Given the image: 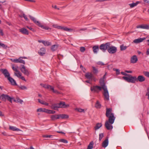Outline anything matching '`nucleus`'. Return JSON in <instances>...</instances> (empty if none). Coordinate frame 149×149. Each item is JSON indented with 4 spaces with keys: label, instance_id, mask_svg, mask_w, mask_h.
<instances>
[{
    "label": "nucleus",
    "instance_id": "1",
    "mask_svg": "<svg viewBox=\"0 0 149 149\" xmlns=\"http://www.w3.org/2000/svg\"><path fill=\"white\" fill-rule=\"evenodd\" d=\"M99 83L100 86H96L91 87V91L98 93V91H101L102 89L104 90L103 95L104 96V99L107 101L109 100V96L107 86L105 84L104 80L103 78H101L100 80Z\"/></svg>",
    "mask_w": 149,
    "mask_h": 149
},
{
    "label": "nucleus",
    "instance_id": "2",
    "mask_svg": "<svg viewBox=\"0 0 149 149\" xmlns=\"http://www.w3.org/2000/svg\"><path fill=\"white\" fill-rule=\"evenodd\" d=\"M112 108H106V116L108 118V120L106 121L105 126L108 130H111L113 129V127L111 125L114 123L115 119L114 114L112 113Z\"/></svg>",
    "mask_w": 149,
    "mask_h": 149
},
{
    "label": "nucleus",
    "instance_id": "3",
    "mask_svg": "<svg viewBox=\"0 0 149 149\" xmlns=\"http://www.w3.org/2000/svg\"><path fill=\"white\" fill-rule=\"evenodd\" d=\"M128 77L123 76V79L129 83H135L136 81V77L132 76L131 74Z\"/></svg>",
    "mask_w": 149,
    "mask_h": 149
},
{
    "label": "nucleus",
    "instance_id": "4",
    "mask_svg": "<svg viewBox=\"0 0 149 149\" xmlns=\"http://www.w3.org/2000/svg\"><path fill=\"white\" fill-rule=\"evenodd\" d=\"M110 45V43L109 42H107L105 44H102L100 45L99 48L103 52H104L106 50H107L108 48Z\"/></svg>",
    "mask_w": 149,
    "mask_h": 149
},
{
    "label": "nucleus",
    "instance_id": "5",
    "mask_svg": "<svg viewBox=\"0 0 149 149\" xmlns=\"http://www.w3.org/2000/svg\"><path fill=\"white\" fill-rule=\"evenodd\" d=\"M21 67L19 69L21 72L23 73L24 75L29 76V72L28 70L26 69L25 66L24 65H21Z\"/></svg>",
    "mask_w": 149,
    "mask_h": 149
},
{
    "label": "nucleus",
    "instance_id": "6",
    "mask_svg": "<svg viewBox=\"0 0 149 149\" xmlns=\"http://www.w3.org/2000/svg\"><path fill=\"white\" fill-rule=\"evenodd\" d=\"M117 50V48L113 46H110L107 49V51L110 54H114L116 52Z\"/></svg>",
    "mask_w": 149,
    "mask_h": 149
},
{
    "label": "nucleus",
    "instance_id": "7",
    "mask_svg": "<svg viewBox=\"0 0 149 149\" xmlns=\"http://www.w3.org/2000/svg\"><path fill=\"white\" fill-rule=\"evenodd\" d=\"M0 71L4 74L5 77L7 78L9 81V73L6 69H1Z\"/></svg>",
    "mask_w": 149,
    "mask_h": 149
},
{
    "label": "nucleus",
    "instance_id": "8",
    "mask_svg": "<svg viewBox=\"0 0 149 149\" xmlns=\"http://www.w3.org/2000/svg\"><path fill=\"white\" fill-rule=\"evenodd\" d=\"M0 99L4 101H6V100L9 101V96L7 95L2 94L1 95Z\"/></svg>",
    "mask_w": 149,
    "mask_h": 149
},
{
    "label": "nucleus",
    "instance_id": "9",
    "mask_svg": "<svg viewBox=\"0 0 149 149\" xmlns=\"http://www.w3.org/2000/svg\"><path fill=\"white\" fill-rule=\"evenodd\" d=\"M85 77L86 78L92 80L95 79L93 74L91 73H86L85 75Z\"/></svg>",
    "mask_w": 149,
    "mask_h": 149
},
{
    "label": "nucleus",
    "instance_id": "10",
    "mask_svg": "<svg viewBox=\"0 0 149 149\" xmlns=\"http://www.w3.org/2000/svg\"><path fill=\"white\" fill-rule=\"evenodd\" d=\"M145 77L142 75H139L137 78L136 77V81H138L140 82H142L145 80Z\"/></svg>",
    "mask_w": 149,
    "mask_h": 149
},
{
    "label": "nucleus",
    "instance_id": "11",
    "mask_svg": "<svg viewBox=\"0 0 149 149\" xmlns=\"http://www.w3.org/2000/svg\"><path fill=\"white\" fill-rule=\"evenodd\" d=\"M136 28L137 29L141 28L143 29H149V25L147 24L139 25L136 26Z\"/></svg>",
    "mask_w": 149,
    "mask_h": 149
},
{
    "label": "nucleus",
    "instance_id": "12",
    "mask_svg": "<svg viewBox=\"0 0 149 149\" xmlns=\"http://www.w3.org/2000/svg\"><path fill=\"white\" fill-rule=\"evenodd\" d=\"M138 61V58L136 55L132 56L130 59V62L132 63H136Z\"/></svg>",
    "mask_w": 149,
    "mask_h": 149
},
{
    "label": "nucleus",
    "instance_id": "13",
    "mask_svg": "<svg viewBox=\"0 0 149 149\" xmlns=\"http://www.w3.org/2000/svg\"><path fill=\"white\" fill-rule=\"evenodd\" d=\"M29 17H30V19L31 20H32L38 26L40 24V23L39 21H37L36 19L35 18L32 16L30 15H29Z\"/></svg>",
    "mask_w": 149,
    "mask_h": 149
},
{
    "label": "nucleus",
    "instance_id": "14",
    "mask_svg": "<svg viewBox=\"0 0 149 149\" xmlns=\"http://www.w3.org/2000/svg\"><path fill=\"white\" fill-rule=\"evenodd\" d=\"M46 49L43 47L41 48L38 52L39 54L41 56H43L45 54Z\"/></svg>",
    "mask_w": 149,
    "mask_h": 149
},
{
    "label": "nucleus",
    "instance_id": "15",
    "mask_svg": "<svg viewBox=\"0 0 149 149\" xmlns=\"http://www.w3.org/2000/svg\"><path fill=\"white\" fill-rule=\"evenodd\" d=\"M145 39V38H139L134 40L133 42L137 44L143 42Z\"/></svg>",
    "mask_w": 149,
    "mask_h": 149
},
{
    "label": "nucleus",
    "instance_id": "16",
    "mask_svg": "<svg viewBox=\"0 0 149 149\" xmlns=\"http://www.w3.org/2000/svg\"><path fill=\"white\" fill-rule=\"evenodd\" d=\"M19 31L22 34L25 35H28V31L25 28H22L19 29Z\"/></svg>",
    "mask_w": 149,
    "mask_h": 149
},
{
    "label": "nucleus",
    "instance_id": "17",
    "mask_svg": "<svg viewBox=\"0 0 149 149\" xmlns=\"http://www.w3.org/2000/svg\"><path fill=\"white\" fill-rule=\"evenodd\" d=\"M108 139L107 138L103 142L102 144V146L104 148H106L108 144Z\"/></svg>",
    "mask_w": 149,
    "mask_h": 149
},
{
    "label": "nucleus",
    "instance_id": "18",
    "mask_svg": "<svg viewBox=\"0 0 149 149\" xmlns=\"http://www.w3.org/2000/svg\"><path fill=\"white\" fill-rule=\"evenodd\" d=\"M61 104L60 107L61 108H66L68 107L69 106V104H66L65 102H60Z\"/></svg>",
    "mask_w": 149,
    "mask_h": 149
},
{
    "label": "nucleus",
    "instance_id": "19",
    "mask_svg": "<svg viewBox=\"0 0 149 149\" xmlns=\"http://www.w3.org/2000/svg\"><path fill=\"white\" fill-rule=\"evenodd\" d=\"M21 57L19 58L18 59H17L16 60H15V62H16V63H22L23 64H25V61L23 60Z\"/></svg>",
    "mask_w": 149,
    "mask_h": 149
},
{
    "label": "nucleus",
    "instance_id": "20",
    "mask_svg": "<svg viewBox=\"0 0 149 149\" xmlns=\"http://www.w3.org/2000/svg\"><path fill=\"white\" fill-rule=\"evenodd\" d=\"M10 82L13 86H17V84L15 80L10 77Z\"/></svg>",
    "mask_w": 149,
    "mask_h": 149
},
{
    "label": "nucleus",
    "instance_id": "21",
    "mask_svg": "<svg viewBox=\"0 0 149 149\" xmlns=\"http://www.w3.org/2000/svg\"><path fill=\"white\" fill-rule=\"evenodd\" d=\"M10 130H11L13 131H22V130L20 129L12 126H10Z\"/></svg>",
    "mask_w": 149,
    "mask_h": 149
},
{
    "label": "nucleus",
    "instance_id": "22",
    "mask_svg": "<svg viewBox=\"0 0 149 149\" xmlns=\"http://www.w3.org/2000/svg\"><path fill=\"white\" fill-rule=\"evenodd\" d=\"M51 118L52 120H54L56 119H59L60 117H59V115H52L51 116Z\"/></svg>",
    "mask_w": 149,
    "mask_h": 149
},
{
    "label": "nucleus",
    "instance_id": "23",
    "mask_svg": "<svg viewBox=\"0 0 149 149\" xmlns=\"http://www.w3.org/2000/svg\"><path fill=\"white\" fill-rule=\"evenodd\" d=\"M93 52L94 53H97L99 49L98 46H95L93 47Z\"/></svg>",
    "mask_w": 149,
    "mask_h": 149
},
{
    "label": "nucleus",
    "instance_id": "24",
    "mask_svg": "<svg viewBox=\"0 0 149 149\" xmlns=\"http://www.w3.org/2000/svg\"><path fill=\"white\" fill-rule=\"evenodd\" d=\"M140 3V2L139 1H136V3H132L129 4V5L130 6V8H133Z\"/></svg>",
    "mask_w": 149,
    "mask_h": 149
},
{
    "label": "nucleus",
    "instance_id": "25",
    "mask_svg": "<svg viewBox=\"0 0 149 149\" xmlns=\"http://www.w3.org/2000/svg\"><path fill=\"white\" fill-rule=\"evenodd\" d=\"M58 46L57 45H54L52 46L51 49L53 52H54L58 48Z\"/></svg>",
    "mask_w": 149,
    "mask_h": 149
},
{
    "label": "nucleus",
    "instance_id": "26",
    "mask_svg": "<svg viewBox=\"0 0 149 149\" xmlns=\"http://www.w3.org/2000/svg\"><path fill=\"white\" fill-rule=\"evenodd\" d=\"M44 87L46 88H47L49 90H51L52 91H53V90H54V88L53 86H52L47 85H45Z\"/></svg>",
    "mask_w": 149,
    "mask_h": 149
},
{
    "label": "nucleus",
    "instance_id": "27",
    "mask_svg": "<svg viewBox=\"0 0 149 149\" xmlns=\"http://www.w3.org/2000/svg\"><path fill=\"white\" fill-rule=\"evenodd\" d=\"M60 118H61L62 119L63 118H67L69 117L68 115L66 114H60L59 115Z\"/></svg>",
    "mask_w": 149,
    "mask_h": 149
},
{
    "label": "nucleus",
    "instance_id": "28",
    "mask_svg": "<svg viewBox=\"0 0 149 149\" xmlns=\"http://www.w3.org/2000/svg\"><path fill=\"white\" fill-rule=\"evenodd\" d=\"M102 126V124L101 123H97L96 126L95 127V130H97V129L100 128Z\"/></svg>",
    "mask_w": 149,
    "mask_h": 149
},
{
    "label": "nucleus",
    "instance_id": "29",
    "mask_svg": "<svg viewBox=\"0 0 149 149\" xmlns=\"http://www.w3.org/2000/svg\"><path fill=\"white\" fill-rule=\"evenodd\" d=\"M15 75L17 77L19 78L22 76V74L18 70L17 72H15Z\"/></svg>",
    "mask_w": 149,
    "mask_h": 149
},
{
    "label": "nucleus",
    "instance_id": "30",
    "mask_svg": "<svg viewBox=\"0 0 149 149\" xmlns=\"http://www.w3.org/2000/svg\"><path fill=\"white\" fill-rule=\"evenodd\" d=\"M127 47V46H125L123 44L122 45L120 46V50L121 51L125 50L126 49Z\"/></svg>",
    "mask_w": 149,
    "mask_h": 149
},
{
    "label": "nucleus",
    "instance_id": "31",
    "mask_svg": "<svg viewBox=\"0 0 149 149\" xmlns=\"http://www.w3.org/2000/svg\"><path fill=\"white\" fill-rule=\"evenodd\" d=\"M93 144L94 143L93 141H91L88 146L87 149H92L93 148Z\"/></svg>",
    "mask_w": 149,
    "mask_h": 149
},
{
    "label": "nucleus",
    "instance_id": "32",
    "mask_svg": "<svg viewBox=\"0 0 149 149\" xmlns=\"http://www.w3.org/2000/svg\"><path fill=\"white\" fill-rule=\"evenodd\" d=\"M62 30L69 32H72L73 31V29L70 28H68L67 27H63Z\"/></svg>",
    "mask_w": 149,
    "mask_h": 149
},
{
    "label": "nucleus",
    "instance_id": "33",
    "mask_svg": "<svg viewBox=\"0 0 149 149\" xmlns=\"http://www.w3.org/2000/svg\"><path fill=\"white\" fill-rule=\"evenodd\" d=\"M21 12L22 13V15H19V16L21 17H24L26 20L28 21V19L27 18V16L23 13L22 11H21Z\"/></svg>",
    "mask_w": 149,
    "mask_h": 149
},
{
    "label": "nucleus",
    "instance_id": "34",
    "mask_svg": "<svg viewBox=\"0 0 149 149\" xmlns=\"http://www.w3.org/2000/svg\"><path fill=\"white\" fill-rule=\"evenodd\" d=\"M95 107L97 109L100 108L101 107V104L98 101H97L95 106Z\"/></svg>",
    "mask_w": 149,
    "mask_h": 149
},
{
    "label": "nucleus",
    "instance_id": "35",
    "mask_svg": "<svg viewBox=\"0 0 149 149\" xmlns=\"http://www.w3.org/2000/svg\"><path fill=\"white\" fill-rule=\"evenodd\" d=\"M38 26L45 30H48L49 29L48 27L42 25L41 23H40V24Z\"/></svg>",
    "mask_w": 149,
    "mask_h": 149
},
{
    "label": "nucleus",
    "instance_id": "36",
    "mask_svg": "<svg viewBox=\"0 0 149 149\" xmlns=\"http://www.w3.org/2000/svg\"><path fill=\"white\" fill-rule=\"evenodd\" d=\"M12 67L13 70L15 72H17L18 71V67L17 66H15L14 65H12Z\"/></svg>",
    "mask_w": 149,
    "mask_h": 149
},
{
    "label": "nucleus",
    "instance_id": "37",
    "mask_svg": "<svg viewBox=\"0 0 149 149\" xmlns=\"http://www.w3.org/2000/svg\"><path fill=\"white\" fill-rule=\"evenodd\" d=\"M43 44L45 46H49L51 44V42L44 40L43 41Z\"/></svg>",
    "mask_w": 149,
    "mask_h": 149
},
{
    "label": "nucleus",
    "instance_id": "38",
    "mask_svg": "<svg viewBox=\"0 0 149 149\" xmlns=\"http://www.w3.org/2000/svg\"><path fill=\"white\" fill-rule=\"evenodd\" d=\"M92 68L93 69V72L94 74H97L98 72V70L95 67L92 66Z\"/></svg>",
    "mask_w": 149,
    "mask_h": 149
},
{
    "label": "nucleus",
    "instance_id": "39",
    "mask_svg": "<svg viewBox=\"0 0 149 149\" xmlns=\"http://www.w3.org/2000/svg\"><path fill=\"white\" fill-rule=\"evenodd\" d=\"M7 47L6 45H5L4 44L0 42V47H2L3 49H6Z\"/></svg>",
    "mask_w": 149,
    "mask_h": 149
},
{
    "label": "nucleus",
    "instance_id": "40",
    "mask_svg": "<svg viewBox=\"0 0 149 149\" xmlns=\"http://www.w3.org/2000/svg\"><path fill=\"white\" fill-rule=\"evenodd\" d=\"M23 102V101L22 100L20 99L19 98H17L16 99V101L15 102H19L20 104H22Z\"/></svg>",
    "mask_w": 149,
    "mask_h": 149
},
{
    "label": "nucleus",
    "instance_id": "41",
    "mask_svg": "<svg viewBox=\"0 0 149 149\" xmlns=\"http://www.w3.org/2000/svg\"><path fill=\"white\" fill-rule=\"evenodd\" d=\"M75 110L80 112H84V109L81 108H77L75 109Z\"/></svg>",
    "mask_w": 149,
    "mask_h": 149
},
{
    "label": "nucleus",
    "instance_id": "42",
    "mask_svg": "<svg viewBox=\"0 0 149 149\" xmlns=\"http://www.w3.org/2000/svg\"><path fill=\"white\" fill-rule=\"evenodd\" d=\"M59 141L64 143H67L68 142V141L67 140L64 139H59Z\"/></svg>",
    "mask_w": 149,
    "mask_h": 149
},
{
    "label": "nucleus",
    "instance_id": "43",
    "mask_svg": "<svg viewBox=\"0 0 149 149\" xmlns=\"http://www.w3.org/2000/svg\"><path fill=\"white\" fill-rule=\"evenodd\" d=\"M143 73L145 76L149 78V72L144 71L143 72Z\"/></svg>",
    "mask_w": 149,
    "mask_h": 149
},
{
    "label": "nucleus",
    "instance_id": "44",
    "mask_svg": "<svg viewBox=\"0 0 149 149\" xmlns=\"http://www.w3.org/2000/svg\"><path fill=\"white\" fill-rule=\"evenodd\" d=\"M51 108L52 109L55 110H57L58 108V107L54 104L52 105Z\"/></svg>",
    "mask_w": 149,
    "mask_h": 149
},
{
    "label": "nucleus",
    "instance_id": "45",
    "mask_svg": "<svg viewBox=\"0 0 149 149\" xmlns=\"http://www.w3.org/2000/svg\"><path fill=\"white\" fill-rule=\"evenodd\" d=\"M104 137V134L103 133H101L99 134V140L100 141H101Z\"/></svg>",
    "mask_w": 149,
    "mask_h": 149
},
{
    "label": "nucleus",
    "instance_id": "46",
    "mask_svg": "<svg viewBox=\"0 0 149 149\" xmlns=\"http://www.w3.org/2000/svg\"><path fill=\"white\" fill-rule=\"evenodd\" d=\"M16 101V99H14V98L10 97V102H15Z\"/></svg>",
    "mask_w": 149,
    "mask_h": 149
},
{
    "label": "nucleus",
    "instance_id": "47",
    "mask_svg": "<svg viewBox=\"0 0 149 149\" xmlns=\"http://www.w3.org/2000/svg\"><path fill=\"white\" fill-rule=\"evenodd\" d=\"M22 90H26L27 89V87L24 86H22L19 87Z\"/></svg>",
    "mask_w": 149,
    "mask_h": 149
},
{
    "label": "nucleus",
    "instance_id": "48",
    "mask_svg": "<svg viewBox=\"0 0 149 149\" xmlns=\"http://www.w3.org/2000/svg\"><path fill=\"white\" fill-rule=\"evenodd\" d=\"M55 113V111L51 110H48V113H51V114H54Z\"/></svg>",
    "mask_w": 149,
    "mask_h": 149
},
{
    "label": "nucleus",
    "instance_id": "49",
    "mask_svg": "<svg viewBox=\"0 0 149 149\" xmlns=\"http://www.w3.org/2000/svg\"><path fill=\"white\" fill-rule=\"evenodd\" d=\"M85 50V48L84 47H81L80 48V51L81 52H84Z\"/></svg>",
    "mask_w": 149,
    "mask_h": 149
},
{
    "label": "nucleus",
    "instance_id": "50",
    "mask_svg": "<svg viewBox=\"0 0 149 149\" xmlns=\"http://www.w3.org/2000/svg\"><path fill=\"white\" fill-rule=\"evenodd\" d=\"M121 73L123 75L127 76V77H128V76H130V74H127L124 72H121Z\"/></svg>",
    "mask_w": 149,
    "mask_h": 149
},
{
    "label": "nucleus",
    "instance_id": "51",
    "mask_svg": "<svg viewBox=\"0 0 149 149\" xmlns=\"http://www.w3.org/2000/svg\"><path fill=\"white\" fill-rule=\"evenodd\" d=\"M80 68L82 69V70H83V72H85V71L86 70V69L84 68L83 66L82 65H80Z\"/></svg>",
    "mask_w": 149,
    "mask_h": 149
},
{
    "label": "nucleus",
    "instance_id": "52",
    "mask_svg": "<svg viewBox=\"0 0 149 149\" xmlns=\"http://www.w3.org/2000/svg\"><path fill=\"white\" fill-rule=\"evenodd\" d=\"M52 136V135H43V137L44 138H51Z\"/></svg>",
    "mask_w": 149,
    "mask_h": 149
},
{
    "label": "nucleus",
    "instance_id": "53",
    "mask_svg": "<svg viewBox=\"0 0 149 149\" xmlns=\"http://www.w3.org/2000/svg\"><path fill=\"white\" fill-rule=\"evenodd\" d=\"M54 27L63 30V27L60 26H57V27H55V26H54Z\"/></svg>",
    "mask_w": 149,
    "mask_h": 149
},
{
    "label": "nucleus",
    "instance_id": "54",
    "mask_svg": "<svg viewBox=\"0 0 149 149\" xmlns=\"http://www.w3.org/2000/svg\"><path fill=\"white\" fill-rule=\"evenodd\" d=\"M97 64L98 65H103L104 64V63L102 62L99 61L97 63Z\"/></svg>",
    "mask_w": 149,
    "mask_h": 149
},
{
    "label": "nucleus",
    "instance_id": "55",
    "mask_svg": "<svg viewBox=\"0 0 149 149\" xmlns=\"http://www.w3.org/2000/svg\"><path fill=\"white\" fill-rule=\"evenodd\" d=\"M38 102H39L40 103V104H44V101H43L41 100L40 99H38Z\"/></svg>",
    "mask_w": 149,
    "mask_h": 149
},
{
    "label": "nucleus",
    "instance_id": "56",
    "mask_svg": "<svg viewBox=\"0 0 149 149\" xmlns=\"http://www.w3.org/2000/svg\"><path fill=\"white\" fill-rule=\"evenodd\" d=\"M55 105H56V106L58 108H60V106L61 105V104H60V103H58L56 104H54Z\"/></svg>",
    "mask_w": 149,
    "mask_h": 149
},
{
    "label": "nucleus",
    "instance_id": "57",
    "mask_svg": "<svg viewBox=\"0 0 149 149\" xmlns=\"http://www.w3.org/2000/svg\"><path fill=\"white\" fill-rule=\"evenodd\" d=\"M52 7L53 8H54L55 9H57L58 10H59V8H57L56 5L54 6L53 5H52Z\"/></svg>",
    "mask_w": 149,
    "mask_h": 149
},
{
    "label": "nucleus",
    "instance_id": "58",
    "mask_svg": "<svg viewBox=\"0 0 149 149\" xmlns=\"http://www.w3.org/2000/svg\"><path fill=\"white\" fill-rule=\"evenodd\" d=\"M43 109L42 108L38 109L37 110V111L38 112H42Z\"/></svg>",
    "mask_w": 149,
    "mask_h": 149
},
{
    "label": "nucleus",
    "instance_id": "59",
    "mask_svg": "<svg viewBox=\"0 0 149 149\" xmlns=\"http://www.w3.org/2000/svg\"><path fill=\"white\" fill-rule=\"evenodd\" d=\"M19 78H20L23 80L24 81H26V80L25 78L23 76H21V77H20Z\"/></svg>",
    "mask_w": 149,
    "mask_h": 149
},
{
    "label": "nucleus",
    "instance_id": "60",
    "mask_svg": "<svg viewBox=\"0 0 149 149\" xmlns=\"http://www.w3.org/2000/svg\"><path fill=\"white\" fill-rule=\"evenodd\" d=\"M116 74H120V72L119 70L118 69H116Z\"/></svg>",
    "mask_w": 149,
    "mask_h": 149
},
{
    "label": "nucleus",
    "instance_id": "61",
    "mask_svg": "<svg viewBox=\"0 0 149 149\" xmlns=\"http://www.w3.org/2000/svg\"><path fill=\"white\" fill-rule=\"evenodd\" d=\"M48 110H47L46 109H43L42 112L48 113Z\"/></svg>",
    "mask_w": 149,
    "mask_h": 149
},
{
    "label": "nucleus",
    "instance_id": "62",
    "mask_svg": "<svg viewBox=\"0 0 149 149\" xmlns=\"http://www.w3.org/2000/svg\"><path fill=\"white\" fill-rule=\"evenodd\" d=\"M26 27L29 29L30 30L32 31H34V29L32 27H29L28 26H26Z\"/></svg>",
    "mask_w": 149,
    "mask_h": 149
},
{
    "label": "nucleus",
    "instance_id": "63",
    "mask_svg": "<svg viewBox=\"0 0 149 149\" xmlns=\"http://www.w3.org/2000/svg\"><path fill=\"white\" fill-rule=\"evenodd\" d=\"M149 94V87H148L147 89V92L146 94V95L147 96Z\"/></svg>",
    "mask_w": 149,
    "mask_h": 149
},
{
    "label": "nucleus",
    "instance_id": "64",
    "mask_svg": "<svg viewBox=\"0 0 149 149\" xmlns=\"http://www.w3.org/2000/svg\"><path fill=\"white\" fill-rule=\"evenodd\" d=\"M0 34H1V36H3V31L2 30L0 29Z\"/></svg>",
    "mask_w": 149,
    "mask_h": 149
}]
</instances>
